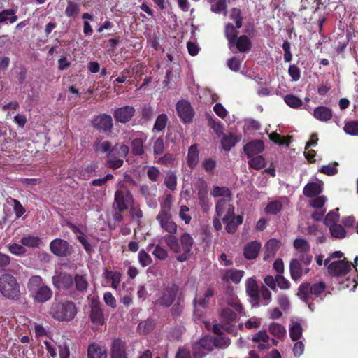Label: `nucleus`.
Wrapping results in <instances>:
<instances>
[{
    "label": "nucleus",
    "mask_w": 358,
    "mask_h": 358,
    "mask_svg": "<svg viewBox=\"0 0 358 358\" xmlns=\"http://www.w3.org/2000/svg\"><path fill=\"white\" fill-rule=\"evenodd\" d=\"M20 243L24 246L35 248H38L41 243V240L38 236L27 235L21 238Z\"/></svg>",
    "instance_id": "obj_46"
},
{
    "label": "nucleus",
    "mask_w": 358,
    "mask_h": 358,
    "mask_svg": "<svg viewBox=\"0 0 358 358\" xmlns=\"http://www.w3.org/2000/svg\"><path fill=\"white\" fill-rule=\"evenodd\" d=\"M235 208L227 199H219L215 205L217 217H222V222H227L234 215Z\"/></svg>",
    "instance_id": "obj_12"
},
{
    "label": "nucleus",
    "mask_w": 358,
    "mask_h": 358,
    "mask_svg": "<svg viewBox=\"0 0 358 358\" xmlns=\"http://www.w3.org/2000/svg\"><path fill=\"white\" fill-rule=\"evenodd\" d=\"M198 147V144L194 143L188 148L187 164L192 169H195L199 163V151Z\"/></svg>",
    "instance_id": "obj_23"
},
{
    "label": "nucleus",
    "mask_w": 358,
    "mask_h": 358,
    "mask_svg": "<svg viewBox=\"0 0 358 358\" xmlns=\"http://www.w3.org/2000/svg\"><path fill=\"white\" fill-rule=\"evenodd\" d=\"M164 185L171 191H174L177 187V176L175 171H169L164 178Z\"/></svg>",
    "instance_id": "obj_42"
},
{
    "label": "nucleus",
    "mask_w": 358,
    "mask_h": 358,
    "mask_svg": "<svg viewBox=\"0 0 358 358\" xmlns=\"http://www.w3.org/2000/svg\"><path fill=\"white\" fill-rule=\"evenodd\" d=\"M208 120V125L213 129L217 134H221L223 131L222 124L220 121H216L213 115L206 114Z\"/></svg>",
    "instance_id": "obj_59"
},
{
    "label": "nucleus",
    "mask_w": 358,
    "mask_h": 358,
    "mask_svg": "<svg viewBox=\"0 0 358 358\" xmlns=\"http://www.w3.org/2000/svg\"><path fill=\"white\" fill-rule=\"evenodd\" d=\"M344 131L348 134L352 136H358V121H350L345 123Z\"/></svg>",
    "instance_id": "obj_64"
},
{
    "label": "nucleus",
    "mask_w": 358,
    "mask_h": 358,
    "mask_svg": "<svg viewBox=\"0 0 358 358\" xmlns=\"http://www.w3.org/2000/svg\"><path fill=\"white\" fill-rule=\"evenodd\" d=\"M124 164V160L120 156H117L115 152L110 151L107 154L106 159V166L111 169L120 168Z\"/></svg>",
    "instance_id": "obj_31"
},
{
    "label": "nucleus",
    "mask_w": 358,
    "mask_h": 358,
    "mask_svg": "<svg viewBox=\"0 0 358 358\" xmlns=\"http://www.w3.org/2000/svg\"><path fill=\"white\" fill-rule=\"evenodd\" d=\"M329 230L334 238L341 239L344 238L346 236V231L341 224H332L329 226Z\"/></svg>",
    "instance_id": "obj_52"
},
{
    "label": "nucleus",
    "mask_w": 358,
    "mask_h": 358,
    "mask_svg": "<svg viewBox=\"0 0 358 358\" xmlns=\"http://www.w3.org/2000/svg\"><path fill=\"white\" fill-rule=\"evenodd\" d=\"M156 220L159 222L162 229L169 234H176L177 224L172 220V215L157 216Z\"/></svg>",
    "instance_id": "obj_21"
},
{
    "label": "nucleus",
    "mask_w": 358,
    "mask_h": 358,
    "mask_svg": "<svg viewBox=\"0 0 358 358\" xmlns=\"http://www.w3.org/2000/svg\"><path fill=\"white\" fill-rule=\"evenodd\" d=\"M270 333L278 339L282 338L286 334L285 328L280 324L272 322L268 327Z\"/></svg>",
    "instance_id": "obj_47"
},
{
    "label": "nucleus",
    "mask_w": 358,
    "mask_h": 358,
    "mask_svg": "<svg viewBox=\"0 0 358 358\" xmlns=\"http://www.w3.org/2000/svg\"><path fill=\"white\" fill-rule=\"evenodd\" d=\"M229 17L234 21L236 27L241 28L243 26V17L241 10L239 8H233L231 10Z\"/></svg>",
    "instance_id": "obj_54"
},
{
    "label": "nucleus",
    "mask_w": 358,
    "mask_h": 358,
    "mask_svg": "<svg viewBox=\"0 0 358 358\" xmlns=\"http://www.w3.org/2000/svg\"><path fill=\"white\" fill-rule=\"evenodd\" d=\"M261 248V243L257 241L248 243L243 249V255L246 259L252 260L257 258Z\"/></svg>",
    "instance_id": "obj_20"
},
{
    "label": "nucleus",
    "mask_w": 358,
    "mask_h": 358,
    "mask_svg": "<svg viewBox=\"0 0 358 358\" xmlns=\"http://www.w3.org/2000/svg\"><path fill=\"white\" fill-rule=\"evenodd\" d=\"M49 313L58 322H70L76 316L78 308L72 301L67 299L55 301L50 307Z\"/></svg>",
    "instance_id": "obj_3"
},
{
    "label": "nucleus",
    "mask_w": 358,
    "mask_h": 358,
    "mask_svg": "<svg viewBox=\"0 0 358 358\" xmlns=\"http://www.w3.org/2000/svg\"><path fill=\"white\" fill-rule=\"evenodd\" d=\"M168 122L169 117L165 113L159 115L155 122L153 131H162L167 126Z\"/></svg>",
    "instance_id": "obj_50"
},
{
    "label": "nucleus",
    "mask_w": 358,
    "mask_h": 358,
    "mask_svg": "<svg viewBox=\"0 0 358 358\" xmlns=\"http://www.w3.org/2000/svg\"><path fill=\"white\" fill-rule=\"evenodd\" d=\"M88 358H107L108 354L105 347L101 346L99 344L93 343L88 346L87 349Z\"/></svg>",
    "instance_id": "obj_22"
},
{
    "label": "nucleus",
    "mask_w": 358,
    "mask_h": 358,
    "mask_svg": "<svg viewBox=\"0 0 358 358\" xmlns=\"http://www.w3.org/2000/svg\"><path fill=\"white\" fill-rule=\"evenodd\" d=\"M210 194L215 197H224L222 199L232 200V192L227 187L214 186Z\"/></svg>",
    "instance_id": "obj_34"
},
{
    "label": "nucleus",
    "mask_w": 358,
    "mask_h": 358,
    "mask_svg": "<svg viewBox=\"0 0 358 358\" xmlns=\"http://www.w3.org/2000/svg\"><path fill=\"white\" fill-rule=\"evenodd\" d=\"M176 108L182 123L189 124L193 121L195 113L189 101L185 99L180 100L176 103Z\"/></svg>",
    "instance_id": "obj_10"
},
{
    "label": "nucleus",
    "mask_w": 358,
    "mask_h": 358,
    "mask_svg": "<svg viewBox=\"0 0 358 358\" xmlns=\"http://www.w3.org/2000/svg\"><path fill=\"white\" fill-rule=\"evenodd\" d=\"M234 45L240 52H247L252 48V42L248 36L243 34L234 41Z\"/></svg>",
    "instance_id": "obj_32"
},
{
    "label": "nucleus",
    "mask_w": 358,
    "mask_h": 358,
    "mask_svg": "<svg viewBox=\"0 0 358 358\" xmlns=\"http://www.w3.org/2000/svg\"><path fill=\"white\" fill-rule=\"evenodd\" d=\"M92 125L98 130L104 132L110 131L113 127L112 117L105 113L97 115L93 119Z\"/></svg>",
    "instance_id": "obj_17"
},
{
    "label": "nucleus",
    "mask_w": 358,
    "mask_h": 358,
    "mask_svg": "<svg viewBox=\"0 0 358 358\" xmlns=\"http://www.w3.org/2000/svg\"><path fill=\"white\" fill-rule=\"evenodd\" d=\"M50 250L52 254L59 257H66L73 252L70 243L62 238H55L50 243Z\"/></svg>",
    "instance_id": "obj_9"
},
{
    "label": "nucleus",
    "mask_w": 358,
    "mask_h": 358,
    "mask_svg": "<svg viewBox=\"0 0 358 358\" xmlns=\"http://www.w3.org/2000/svg\"><path fill=\"white\" fill-rule=\"evenodd\" d=\"M264 150V143L262 140H253L247 143L243 147L244 153L248 158L258 155Z\"/></svg>",
    "instance_id": "obj_18"
},
{
    "label": "nucleus",
    "mask_w": 358,
    "mask_h": 358,
    "mask_svg": "<svg viewBox=\"0 0 358 358\" xmlns=\"http://www.w3.org/2000/svg\"><path fill=\"white\" fill-rule=\"evenodd\" d=\"M173 202V196L167 194L164 201L161 203L160 210L157 216L172 215L171 213V204Z\"/></svg>",
    "instance_id": "obj_38"
},
{
    "label": "nucleus",
    "mask_w": 358,
    "mask_h": 358,
    "mask_svg": "<svg viewBox=\"0 0 358 358\" xmlns=\"http://www.w3.org/2000/svg\"><path fill=\"white\" fill-rule=\"evenodd\" d=\"M0 294L8 300L20 301V285L15 277L10 273L0 275Z\"/></svg>",
    "instance_id": "obj_6"
},
{
    "label": "nucleus",
    "mask_w": 358,
    "mask_h": 358,
    "mask_svg": "<svg viewBox=\"0 0 358 358\" xmlns=\"http://www.w3.org/2000/svg\"><path fill=\"white\" fill-rule=\"evenodd\" d=\"M245 272L243 270L229 269L227 270L222 279L224 281H231L235 284H238L241 280Z\"/></svg>",
    "instance_id": "obj_29"
},
{
    "label": "nucleus",
    "mask_w": 358,
    "mask_h": 358,
    "mask_svg": "<svg viewBox=\"0 0 358 358\" xmlns=\"http://www.w3.org/2000/svg\"><path fill=\"white\" fill-rule=\"evenodd\" d=\"M134 198L130 190L127 189H117L115 192L113 208V218L116 222L124 220L122 213L127 210L134 204Z\"/></svg>",
    "instance_id": "obj_4"
},
{
    "label": "nucleus",
    "mask_w": 358,
    "mask_h": 358,
    "mask_svg": "<svg viewBox=\"0 0 358 358\" xmlns=\"http://www.w3.org/2000/svg\"><path fill=\"white\" fill-rule=\"evenodd\" d=\"M284 101L289 107L292 108H298L302 106V101L298 96L293 94H287L285 96Z\"/></svg>",
    "instance_id": "obj_55"
},
{
    "label": "nucleus",
    "mask_w": 358,
    "mask_h": 358,
    "mask_svg": "<svg viewBox=\"0 0 358 358\" xmlns=\"http://www.w3.org/2000/svg\"><path fill=\"white\" fill-rule=\"evenodd\" d=\"M80 10V6L78 3L70 0L67 2L64 13L67 17L75 19L79 15Z\"/></svg>",
    "instance_id": "obj_40"
},
{
    "label": "nucleus",
    "mask_w": 358,
    "mask_h": 358,
    "mask_svg": "<svg viewBox=\"0 0 358 358\" xmlns=\"http://www.w3.org/2000/svg\"><path fill=\"white\" fill-rule=\"evenodd\" d=\"M164 241L167 246L175 253L180 252V243L178 238L174 236V234H169L166 235Z\"/></svg>",
    "instance_id": "obj_45"
},
{
    "label": "nucleus",
    "mask_w": 358,
    "mask_h": 358,
    "mask_svg": "<svg viewBox=\"0 0 358 358\" xmlns=\"http://www.w3.org/2000/svg\"><path fill=\"white\" fill-rule=\"evenodd\" d=\"M98 169V164L92 162L89 164L86 167L82 168L79 172V177L83 180H89L90 177L94 175L96 169Z\"/></svg>",
    "instance_id": "obj_39"
},
{
    "label": "nucleus",
    "mask_w": 358,
    "mask_h": 358,
    "mask_svg": "<svg viewBox=\"0 0 358 358\" xmlns=\"http://www.w3.org/2000/svg\"><path fill=\"white\" fill-rule=\"evenodd\" d=\"M94 150L95 152L109 153L110 151L115 152V148H112L111 143L108 141L97 139L94 143Z\"/></svg>",
    "instance_id": "obj_41"
},
{
    "label": "nucleus",
    "mask_w": 358,
    "mask_h": 358,
    "mask_svg": "<svg viewBox=\"0 0 358 358\" xmlns=\"http://www.w3.org/2000/svg\"><path fill=\"white\" fill-rule=\"evenodd\" d=\"M141 196L145 199L149 206H156V194L155 192L148 185H142L140 187Z\"/></svg>",
    "instance_id": "obj_25"
},
{
    "label": "nucleus",
    "mask_w": 358,
    "mask_h": 358,
    "mask_svg": "<svg viewBox=\"0 0 358 358\" xmlns=\"http://www.w3.org/2000/svg\"><path fill=\"white\" fill-rule=\"evenodd\" d=\"M138 259L139 264L143 267H146L152 263L150 255L143 249L139 251Z\"/></svg>",
    "instance_id": "obj_63"
},
{
    "label": "nucleus",
    "mask_w": 358,
    "mask_h": 358,
    "mask_svg": "<svg viewBox=\"0 0 358 358\" xmlns=\"http://www.w3.org/2000/svg\"><path fill=\"white\" fill-rule=\"evenodd\" d=\"M90 319L96 325H103L105 324L103 313L99 303L94 301L92 303Z\"/></svg>",
    "instance_id": "obj_19"
},
{
    "label": "nucleus",
    "mask_w": 358,
    "mask_h": 358,
    "mask_svg": "<svg viewBox=\"0 0 358 358\" xmlns=\"http://www.w3.org/2000/svg\"><path fill=\"white\" fill-rule=\"evenodd\" d=\"M215 349L211 335H206L192 345V353L195 358H203Z\"/></svg>",
    "instance_id": "obj_8"
},
{
    "label": "nucleus",
    "mask_w": 358,
    "mask_h": 358,
    "mask_svg": "<svg viewBox=\"0 0 358 358\" xmlns=\"http://www.w3.org/2000/svg\"><path fill=\"white\" fill-rule=\"evenodd\" d=\"M151 143L152 145L153 155L155 159H156L157 156L163 154L165 150L166 145L164 139L162 136L157 138L153 137L151 140Z\"/></svg>",
    "instance_id": "obj_35"
},
{
    "label": "nucleus",
    "mask_w": 358,
    "mask_h": 358,
    "mask_svg": "<svg viewBox=\"0 0 358 358\" xmlns=\"http://www.w3.org/2000/svg\"><path fill=\"white\" fill-rule=\"evenodd\" d=\"M146 175L151 182H155L161 178L162 173L158 167L155 166H150L148 167Z\"/></svg>",
    "instance_id": "obj_53"
},
{
    "label": "nucleus",
    "mask_w": 358,
    "mask_h": 358,
    "mask_svg": "<svg viewBox=\"0 0 358 358\" xmlns=\"http://www.w3.org/2000/svg\"><path fill=\"white\" fill-rule=\"evenodd\" d=\"M144 140L141 138H135L131 141V152L136 156H142L144 154Z\"/></svg>",
    "instance_id": "obj_44"
},
{
    "label": "nucleus",
    "mask_w": 358,
    "mask_h": 358,
    "mask_svg": "<svg viewBox=\"0 0 358 358\" xmlns=\"http://www.w3.org/2000/svg\"><path fill=\"white\" fill-rule=\"evenodd\" d=\"M338 208L333 210L327 213L326 215L324 223L327 226H331L336 224L339 220V215L338 213Z\"/></svg>",
    "instance_id": "obj_62"
},
{
    "label": "nucleus",
    "mask_w": 358,
    "mask_h": 358,
    "mask_svg": "<svg viewBox=\"0 0 358 358\" xmlns=\"http://www.w3.org/2000/svg\"><path fill=\"white\" fill-rule=\"evenodd\" d=\"M231 23H227L224 28V36L227 38L229 47L234 46V41L238 38V30Z\"/></svg>",
    "instance_id": "obj_36"
},
{
    "label": "nucleus",
    "mask_w": 358,
    "mask_h": 358,
    "mask_svg": "<svg viewBox=\"0 0 358 358\" xmlns=\"http://www.w3.org/2000/svg\"><path fill=\"white\" fill-rule=\"evenodd\" d=\"M179 243L180 252L177 257V260L182 262L189 258L194 244V239L189 234L185 232L180 236Z\"/></svg>",
    "instance_id": "obj_11"
},
{
    "label": "nucleus",
    "mask_w": 358,
    "mask_h": 358,
    "mask_svg": "<svg viewBox=\"0 0 358 358\" xmlns=\"http://www.w3.org/2000/svg\"><path fill=\"white\" fill-rule=\"evenodd\" d=\"M175 160L176 159L172 153L166 152L163 156L159 157L155 162L158 164L169 167L173 165Z\"/></svg>",
    "instance_id": "obj_51"
},
{
    "label": "nucleus",
    "mask_w": 358,
    "mask_h": 358,
    "mask_svg": "<svg viewBox=\"0 0 358 358\" xmlns=\"http://www.w3.org/2000/svg\"><path fill=\"white\" fill-rule=\"evenodd\" d=\"M220 317L222 322L224 324L223 325L224 329L228 333L236 335L237 333L236 329L234 326L230 325V323L236 320L237 313L229 307H225L222 310Z\"/></svg>",
    "instance_id": "obj_14"
},
{
    "label": "nucleus",
    "mask_w": 358,
    "mask_h": 358,
    "mask_svg": "<svg viewBox=\"0 0 358 358\" xmlns=\"http://www.w3.org/2000/svg\"><path fill=\"white\" fill-rule=\"evenodd\" d=\"M338 166V163L336 162H334L330 163L327 165L322 166L319 169V171L325 175H327V176H334L336 173H338V169H337Z\"/></svg>",
    "instance_id": "obj_60"
},
{
    "label": "nucleus",
    "mask_w": 358,
    "mask_h": 358,
    "mask_svg": "<svg viewBox=\"0 0 358 358\" xmlns=\"http://www.w3.org/2000/svg\"><path fill=\"white\" fill-rule=\"evenodd\" d=\"M135 113V108L127 105L116 108L113 112V116L116 122L125 124L131 120Z\"/></svg>",
    "instance_id": "obj_16"
},
{
    "label": "nucleus",
    "mask_w": 358,
    "mask_h": 358,
    "mask_svg": "<svg viewBox=\"0 0 358 358\" xmlns=\"http://www.w3.org/2000/svg\"><path fill=\"white\" fill-rule=\"evenodd\" d=\"M302 335V327L299 322H293L289 328V336L292 341L299 340Z\"/></svg>",
    "instance_id": "obj_57"
},
{
    "label": "nucleus",
    "mask_w": 358,
    "mask_h": 358,
    "mask_svg": "<svg viewBox=\"0 0 358 358\" xmlns=\"http://www.w3.org/2000/svg\"><path fill=\"white\" fill-rule=\"evenodd\" d=\"M183 296L180 286L175 282L164 285L155 295V304L162 308H170L180 296Z\"/></svg>",
    "instance_id": "obj_5"
},
{
    "label": "nucleus",
    "mask_w": 358,
    "mask_h": 358,
    "mask_svg": "<svg viewBox=\"0 0 358 358\" xmlns=\"http://www.w3.org/2000/svg\"><path fill=\"white\" fill-rule=\"evenodd\" d=\"M248 165L255 170H260L266 166L265 158L262 155H256L250 158Z\"/></svg>",
    "instance_id": "obj_43"
},
{
    "label": "nucleus",
    "mask_w": 358,
    "mask_h": 358,
    "mask_svg": "<svg viewBox=\"0 0 358 358\" xmlns=\"http://www.w3.org/2000/svg\"><path fill=\"white\" fill-rule=\"evenodd\" d=\"M17 9L9 8L0 11V24H13L17 21Z\"/></svg>",
    "instance_id": "obj_26"
},
{
    "label": "nucleus",
    "mask_w": 358,
    "mask_h": 358,
    "mask_svg": "<svg viewBox=\"0 0 358 358\" xmlns=\"http://www.w3.org/2000/svg\"><path fill=\"white\" fill-rule=\"evenodd\" d=\"M212 339L215 343V348H225L230 344V339L222 335L217 336H212Z\"/></svg>",
    "instance_id": "obj_61"
},
{
    "label": "nucleus",
    "mask_w": 358,
    "mask_h": 358,
    "mask_svg": "<svg viewBox=\"0 0 358 358\" xmlns=\"http://www.w3.org/2000/svg\"><path fill=\"white\" fill-rule=\"evenodd\" d=\"M239 138L233 134L224 135L221 139V145L225 151H229L239 141Z\"/></svg>",
    "instance_id": "obj_37"
},
{
    "label": "nucleus",
    "mask_w": 358,
    "mask_h": 358,
    "mask_svg": "<svg viewBox=\"0 0 358 358\" xmlns=\"http://www.w3.org/2000/svg\"><path fill=\"white\" fill-rule=\"evenodd\" d=\"M322 192V185L317 182H309L305 185L303 189V194L308 198L317 196Z\"/></svg>",
    "instance_id": "obj_30"
},
{
    "label": "nucleus",
    "mask_w": 358,
    "mask_h": 358,
    "mask_svg": "<svg viewBox=\"0 0 358 358\" xmlns=\"http://www.w3.org/2000/svg\"><path fill=\"white\" fill-rule=\"evenodd\" d=\"M313 116L321 122H328L332 118L333 112L327 106H317L313 110Z\"/></svg>",
    "instance_id": "obj_24"
},
{
    "label": "nucleus",
    "mask_w": 358,
    "mask_h": 358,
    "mask_svg": "<svg viewBox=\"0 0 358 358\" xmlns=\"http://www.w3.org/2000/svg\"><path fill=\"white\" fill-rule=\"evenodd\" d=\"M290 275L293 280H299L303 275V269L299 259H292L289 263Z\"/></svg>",
    "instance_id": "obj_27"
},
{
    "label": "nucleus",
    "mask_w": 358,
    "mask_h": 358,
    "mask_svg": "<svg viewBox=\"0 0 358 358\" xmlns=\"http://www.w3.org/2000/svg\"><path fill=\"white\" fill-rule=\"evenodd\" d=\"M227 303L230 308H233L237 313L242 314L243 308L237 296H231L227 299Z\"/></svg>",
    "instance_id": "obj_56"
},
{
    "label": "nucleus",
    "mask_w": 358,
    "mask_h": 358,
    "mask_svg": "<svg viewBox=\"0 0 358 358\" xmlns=\"http://www.w3.org/2000/svg\"><path fill=\"white\" fill-rule=\"evenodd\" d=\"M293 246L296 250L300 253L309 252L310 245L308 242L304 238H296L294 241Z\"/></svg>",
    "instance_id": "obj_49"
},
{
    "label": "nucleus",
    "mask_w": 358,
    "mask_h": 358,
    "mask_svg": "<svg viewBox=\"0 0 358 358\" xmlns=\"http://www.w3.org/2000/svg\"><path fill=\"white\" fill-rule=\"evenodd\" d=\"M171 307V314L172 317L174 318L180 317L184 309L183 296L178 299Z\"/></svg>",
    "instance_id": "obj_48"
},
{
    "label": "nucleus",
    "mask_w": 358,
    "mask_h": 358,
    "mask_svg": "<svg viewBox=\"0 0 358 358\" xmlns=\"http://www.w3.org/2000/svg\"><path fill=\"white\" fill-rule=\"evenodd\" d=\"M326 285L324 282H319L313 285L308 282L302 283L298 289V296L307 303L310 299V294L319 296L324 292Z\"/></svg>",
    "instance_id": "obj_7"
},
{
    "label": "nucleus",
    "mask_w": 358,
    "mask_h": 358,
    "mask_svg": "<svg viewBox=\"0 0 358 358\" xmlns=\"http://www.w3.org/2000/svg\"><path fill=\"white\" fill-rule=\"evenodd\" d=\"M127 343L120 338H113L110 343V358H128Z\"/></svg>",
    "instance_id": "obj_15"
},
{
    "label": "nucleus",
    "mask_w": 358,
    "mask_h": 358,
    "mask_svg": "<svg viewBox=\"0 0 358 358\" xmlns=\"http://www.w3.org/2000/svg\"><path fill=\"white\" fill-rule=\"evenodd\" d=\"M54 287L66 292L74 300H79L87 293L89 282L85 275L71 274L64 271H56L52 277Z\"/></svg>",
    "instance_id": "obj_1"
},
{
    "label": "nucleus",
    "mask_w": 358,
    "mask_h": 358,
    "mask_svg": "<svg viewBox=\"0 0 358 358\" xmlns=\"http://www.w3.org/2000/svg\"><path fill=\"white\" fill-rule=\"evenodd\" d=\"M246 292L254 301L258 302L260 298L258 285L253 278H249L245 283Z\"/></svg>",
    "instance_id": "obj_28"
},
{
    "label": "nucleus",
    "mask_w": 358,
    "mask_h": 358,
    "mask_svg": "<svg viewBox=\"0 0 358 358\" xmlns=\"http://www.w3.org/2000/svg\"><path fill=\"white\" fill-rule=\"evenodd\" d=\"M282 208V203L279 201H273L267 204L265 208L266 213L277 215Z\"/></svg>",
    "instance_id": "obj_58"
},
{
    "label": "nucleus",
    "mask_w": 358,
    "mask_h": 358,
    "mask_svg": "<svg viewBox=\"0 0 358 358\" xmlns=\"http://www.w3.org/2000/svg\"><path fill=\"white\" fill-rule=\"evenodd\" d=\"M328 273L334 277H343L351 270V263L345 258L334 261L327 267Z\"/></svg>",
    "instance_id": "obj_13"
},
{
    "label": "nucleus",
    "mask_w": 358,
    "mask_h": 358,
    "mask_svg": "<svg viewBox=\"0 0 358 358\" xmlns=\"http://www.w3.org/2000/svg\"><path fill=\"white\" fill-rule=\"evenodd\" d=\"M281 246V241L271 238L265 245V258L273 257Z\"/></svg>",
    "instance_id": "obj_33"
},
{
    "label": "nucleus",
    "mask_w": 358,
    "mask_h": 358,
    "mask_svg": "<svg viewBox=\"0 0 358 358\" xmlns=\"http://www.w3.org/2000/svg\"><path fill=\"white\" fill-rule=\"evenodd\" d=\"M27 287L30 296L38 303H45L52 297V289L45 284L40 275H31L28 280Z\"/></svg>",
    "instance_id": "obj_2"
}]
</instances>
